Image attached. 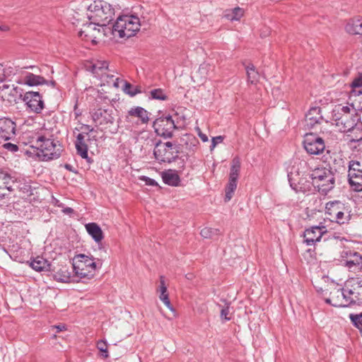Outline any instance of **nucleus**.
<instances>
[{"label":"nucleus","mask_w":362,"mask_h":362,"mask_svg":"<svg viewBox=\"0 0 362 362\" xmlns=\"http://www.w3.org/2000/svg\"><path fill=\"white\" fill-rule=\"evenodd\" d=\"M333 238H334V239H339V236H337V235H333Z\"/></svg>","instance_id":"69168bd1"},{"label":"nucleus","mask_w":362,"mask_h":362,"mask_svg":"<svg viewBox=\"0 0 362 362\" xmlns=\"http://www.w3.org/2000/svg\"><path fill=\"white\" fill-rule=\"evenodd\" d=\"M73 211H74L73 209H71L70 207H66L64 209H63V212L65 214H71V213H73Z\"/></svg>","instance_id":"bf43d9fd"},{"label":"nucleus","mask_w":362,"mask_h":362,"mask_svg":"<svg viewBox=\"0 0 362 362\" xmlns=\"http://www.w3.org/2000/svg\"><path fill=\"white\" fill-rule=\"evenodd\" d=\"M355 264L353 261H347V265L350 267L351 265Z\"/></svg>","instance_id":"e2e57ef3"},{"label":"nucleus","mask_w":362,"mask_h":362,"mask_svg":"<svg viewBox=\"0 0 362 362\" xmlns=\"http://www.w3.org/2000/svg\"><path fill=\"white\" fill-rule=\"evenodd\" d=\"M90 22L88 23H86L83 25V28L78 33L79 36L84 39L86 41H91L92 42L95 43V37H94V32L95 26H98V25L93 23L91 22V21H89Z\"/></svg>","instance_id":"4be33fe9"},{"label":"nucleus","mask_w":362,"mask_h":362,"mask_svg":"<svg viewBox=\"0 0 362 362\" xmlns=\"http://www.w3.org/2000/svg\"><path fill=\"white\" fill-rule=\"evenodd\" d=\"M196 130L198 133L199 136L200 137L203 142L208 141V136L205 134H203L199 127L196 128Z\"/></svg>","instance_id":"5fc2aeb1"},{"label":"nucleus","mask_w":362,"mask_h":362,"mask_svg":"<svg viewBox=\"0 0 362 362\" xmlns=\"http://www.w3.org/2000/svg\"><path fill=\"white\" fill-rule=\"evenodd\" d=\"M243 14H244L243 9L240 7H236L231 11H228L225 14V17L231 21H238L243 16Z\"/></svg>","instance_id":"f704fd0d"},{"label":"nucleus","mask_w":362,"mask_h":362,"mask_svg":"<svg viewBox=\"0 0 362 362\" xmlns=\"http://www.w3.org/2000/svg\"><path fill=\"white\" fill-rule=\"evenodd\" d=\"M326 233L325 226H313L304 232V242L307 245H313L319 242L322 235Z\"/></svg>","instance_id":"f3484780"},{"label":"nucleus","mask_w":362,"mask_h":362,"mask_svg":"<svg viewBox=\"0 0 362 362\" xmlns=\"http://www.w3.org/2000/svg\"><path fill=\"white\" fill-rule=\"evenodd\" d=\"M154 156L157 160L159 162H170L171 159L174 157H176L175 153L173 151L164 148L163 149L158 148L157 147L155 148L153 151Z\"/></svg>","instance_id":"b1692460"},{"label":"nucleus","mask_w":362,"mask_h":362,"mask_svg":"<svg viewBox=\"0 0 362 362\" xmlns=\"http://www.w3.org/2000/svg\"><path fill=\"white\" fill-rule=\"evenodd\" d=\"M334 115L350 114V108L348 106H338L333 111Z\"/></svg>","instance_id":"a18cd8bd"},{"label":"nucleus","mask_w":362,"mask_h":362,"mask_svg":"<svg viewBox=\"0 0 362 362\" xmlns=\"http://www.w3.org/2000/svg\"><path fill=\"white\" fill-rule=\"evenodd\" d=\"M345 30L351 35H362V19H350L345 26Z\"/></svg>","instance_id":"5701e85b"},{"label":"nucleus","mask_w":362,"mask_h":362,"mask_svg":"<svg viewBox=\"0 0 362 362\" xmlns=\"http://www.w3.org/2000/svg\"><path fill=\"white\" fill-rule=\"evenodd\" d=\"M97 348L103 354V356L105 358L108 357L107 344L106 341L103 340L98 341L97 343Z\"/></svg>","instance_id":"a19ab883"},{"label":"nucleus","mask_w":362,"mask_h":362,"mask_svg":"<svg viewBox=\"0 0 362 362\" xmlns=\"http://www.w3.org/2000/svg\"><path fill=\"white\" fill-rule=\"evenodd\" d=\"M0 96L4 100H8L10 103H17L18 100L23 97V90L18 87H15L13 85L4 84L0 86Z\"/></svg>","instance_id":"4468645a"},{"label":"nucleus","mask_w":362,"mask_h":362,"mask_svg":"<svg viewBox=\"0 0 362 362\" xmlns=\"http://www.w3.org/2000/svg\"><path fill=\"white\" fill-rule=\"evenodd\" d=\"M141 180H144L146 182V184L148 185H151V186L157 185V182L151 178H149L147 177H143V178H141Z\"/></svg>","instance_id":"6e6d98bb"},{"label":"nucleus","mask_w":362,"mask_h":362,"mask_svg":"<svg viewBox=\"0 0 362 362\" xmlns=\"http://www.w3.org/2000/svg\"><path fill=\"white\" fill-rule=\"evenodd\" d=\"M11 192V191H7L6 188L3 187L2 185H0V200L8 197L9 194V192Z\"/></svg>","instance_id":"864d4df0"},{"label":"nucleus","mask_w":362,"mask_h":362,"mask_svg":"<svg viewBox=\"0 0 362 362\" xmlns=\"http://www.w3.org/2000/svg\"><path fill=\"white\" fill-rule=\"evenodd\" d=\"M141 26L139 17L134 15H124L117 18L112 26V33H118L120 37H130L139 30Z\"/></svg>","instance_id":"f03ea898"},{"label":"nucleus","mask_w":362,"mask_h":362,"mask_svg":"<svg viewBox=\"0 0 362 362\" xmlns=\"http://www.w3.org/2000/svg\"><path fill=\"white\" fill-rule=\"evenodd\" d=\"M59 331H62L64 329V326L58 325L56 327Z\"/></svg>","instance_id":"680f3d73"},{"label":"nucleus","mask_w":362,"mask_h":362,"mask_svg":"<svg viewBox=\"0 0 362 362\" xmlns=\"http://www.w3.org/2000/svg\"><path fill=\"white\" fill-rule=\"evenodd\" d=\"M325 210L329 218L340 225L348 223L351 217L350 206L340 201L327 202Z\"/></svg>","instance_id":"20e7f679"},{"label":"nucleus","mask_w":362,"mask_h":362,"mask_svg":"<svg viewBox=\"0 0 362 362\" xmlns=\"http://www.w3.org/2000/svg\"><path fill=\"white\" fill-rule=\"evenodd\" d=\"M159 298L161 301L163 302V303L166 305V307L172 310V311H174V309L170 303V299H169V296H168V293L166 292V293H159Z\"/></svg>","instance_id":"79ce46f5"},{"label":"nucleus","mask_w":362,"mask_h":362,"mask_svg":"<svg viewBox=\"0 0 362 362\" xmlns=\"http://www.w3.org/2000/svg\"><path fill=\"white\" fill-rule=\"evenodd\" d=\"M81 129L83 131V133L78 134L76 137V141L75 144L76 148L78 155H80L83 158H87L88 148V144H86L85 140L84 134H86L88 136L87 141H90V138L88 135V133L93 132L94 129L93 127L87 124L83 125L81 127Z\"/></svg>","instance_id":"f8f14e48"},{"label":"nucleus","mask_w":362,"mask_h":362,"mask_svg":"<svg viewBox=\"0 0 362 362\" xmlns=\"http://www.w3.org/2000/svg\"><path fill=\"white\" fill-rule=\"evenodd\" d=\"M36 145L39 150L37 156L43 161L57 159L61 155L62 146L58 141L40 136L37 139Z\"/></svg>","instance_id":"7ed1b4c3"},{"label":"nucleus","mask_w":362,"mask_h":362,"mask_svg":"<svg viewBox=\"0 0 362 362\" xmlns=\"http://www.w3.org/2000/svg\"><path fill=\"white\" fill-rule=\"evenodd\" d=\"M333 118L336 122V125L341 127L340 130L345 132L351 130L355 125V119L351 118L350 114H343L338 117V115H333Z\"/></svg>","instance_id":"6ab92c4d"},{"label":"nucleus","mask_w":362,"mask_h":362,"mask_svg":"<svg viewBox=\"0 0 362 362\" xmlns=\"http://www.w3.org/2000/svg\"><path fill=\"white\" fill-rule=\"evenodd\" d=\"M349 182L354 191H362V173H356L354 170L349 171Z\"/></svg>","instance_id":"bb28decb"},{"label":"nucleus","mask_w":362,"mask_h":362,"mask_svg":"<svg viewBox=\"0 0 362 362\" xmlns=\"http://www.w3.org/2000/svg\"><path fill=\"white\" fill-rule=\"evenodd\" d=\"M30 267L37 272H47L50 270L51 264L45 258L37 256L33 259L30 264Z\"/></svg>","instance_id":"393cba45"},{"label":"nucleus","mask_w":362,"mask_h":362,"mask_svg":"<svg viewBox=\"0 0 362 362\" xmlns=\"http://www.w3.org/2000/svg\"><path fill=\"white\" fill-rule=\"evenodd\" d=\"M128 115L138 117L142 124L148 123L149 120L148 112L141 107H134L128 111Z\"/></svg>","instance_id":"cd10ccee"},{"label":"nucleus","mask_w":362,"mask_h":362,"mask_svg":"<svg viewBox=\"0 0 362 362\" xmlns=\"http://www.w3.org/2000/svg\"><path fill=\"white\" fill-rule=\"evenodd\" d=\"M240 160L238 157H235L231 162L229 180H238L240 170Z\"/></svg>","instance_id":"c756f323"},{"label":"nucleus","mask_w":362,"mask_h":362,"mask_svg":"<svg viewBox=\"0 0 362 362\" xmlns=\"http://www.w3.org/2000/svg\"><path fill=\"white\" fill-rule=\"evenodd\" d=\"M223 141V137L221 136L213 137L211 140V151H212L218 143H221Z\"/></svg>","instance_id":"603ef678"},{"label":"nucleus","mask_w":362,"mask_h":362,"mask_svg":"<svg viewBox=\"0 0 362 362\" xmlns=\"http://www.w3.org/2000/svg\"><path fill=\"white\" fill-rule=\"evenodd\" d=\"M86 70L90 71L95 77L104 78L107 74L108 63L106 61L97 60L95 62H86L85 63Z\"/></svg>","instance_id":"dca6fc26"},{"label":"nucleus","mask_w":362,"mask_h":362,"mask_svg":"<svg viewBox=\"0 0 362 362\" xmlns=\"http://www.w3.org/2000/svg\"><path fill=\"white\" fill-rule=\"evenodd\" d=\"M16 124L9 118H0V139L8 141L16 136Z\"/></svg>","instance_id":"2eb2a0df"},{"label":"nucleus","mask_w":362,"mask_h":362,"mask_svg":"<svg viewBox=\"0 0 362 362\" xmlns=\"http://www.w3.org/2000/svg\"><path fill=\"white\" fill-rule=\"evenodd\" d=\"M163 147L173 151V153H175V156H177V153H179L178 147L170 141L165 142Z\"/></svg>","instance_id":"de8ad7c7"},{"label":"nucleus","mask_w":362,"mask_h":362,"mask_svg":"<svg viewBox=\"0 0 362 362\" xmlns=\"http://www.w3.org/2000/svg\"><path fill=\"white\" fill-rule=\"evenodd\" d=\"M351 88V98L362 96V78H356L352 83Z\"/></svg>","instance_id":"2f4dec72"},{"label":"nucleus","mask_w":362,"mask_h":362,"mask_svg":"<svg viewBox=\"0 0 362 362\" xmlns=\"http://www.w3.org/2000/svg\"><path fill=\"white\" fill-rule=\"evenodd\" d=\"M354 170V173H361L362 166L359 161L351 160L349 163V171Z\"/></svg>","instance_id":"ea45409f"},{"label":"nucleus","mask_w":362,"mask_h":362,"mask_svg":"<svg viewBox=\"0 0 362 362\" xmlns=\"http://www.w3.org/2000/svg\"><path fill=\"white\" fill-rule=\"evenodd\" d=\"M54 278L61 282H68L71 278V273L66 267H63L56 272Z\"/></svg>","instance_id":"72a5a7b5"},{"label":"nucleus","mask_w":362,"mask_h":362,"mask_svg":"<svg viewBox=\"0 0 362 362\" xmlns=\"http://www.w3.org/2000/svg\"><path fill=\"white\" fill-rule=\"evenodd\" d=\"M64 168H65L66 170H69V171H71V172H76V171L74 170V168L73 167V165H70V164H65V165H64Z\"/></svg>","instance_id":"13d9d810"},{"label":"nucleus","mask_w":362,"mask_h":362,"mask_svg":"<svg viewBox=\"0 0 362 362\" xmlns=\"http://www.w3.org/2000/svg\"><path fill=\"white\" fill-rule=\"evenodd\" d=\"M1 185L7 189V191H13L11 184L16 182V180L11 177L8 173L5 172V177L2 180Z\"/></svg>","instance_id":"4c0bfd02"},{"label":"nucleus","mask_w":362,"mask_h":362,"mask_svg":"<svg viewBox=\"0 0 362 362\" xmlns=\"http://www.w3.org/2000/svg\"><path fill=\"white\" fill-rule=\"evenodd\" d=\"M73 269L77 276L90 279L95 275L96 264L92 257L80 254L74 259Z\"/></svg>","instance_id":"423d86ee"},{"label":"nucleus","mask_w":362,"mask_h":362,"mask_svg":"<svg viewBox=\"0 0 362 362\" xmlns=\"http://www.w3.org/2000/svg\"><path fill=\"white\" fill-rule=\"evenodd\" d=\"M303 145L305 151L313 155H318L325 148L324 140L313 134H307L305 136Z\"/></svg>","instance_id":"9b49d317"},{"label":"nucleus","mask_w":362,"mask_h":362,"mask_svg":"<svg viewBox=\"0 0 362 362\" xmlns=\"http://www.w3.org/2000/svg\"><path fill=\"white\" fill-rule=\"evenodd\" d=\"M21 83L29 86H35L45 84L47 82L40 75L27 72L22 76Z\"/></svg>","instance_id":"412c9836"},{"label":"nucleus","mask_w":362,"mask_h":362,"mask_svg":"<svg viewBox=\"0 0 362 362\" xmlns=\"http://www.w3.org/2000/svg\"><path fill=\"white\" fill-rule=\"evenodd\" d=\"M318 292L327 295V292H329V297L325 298V302L334 307H346L350 305L349 298H348L347 292L345 291V286L344 288H339L334 283L332 282L329 288L323 290L322 288H317Z\"/></svg>","instance_id":"0eeeda50"},{"label":"nucleus","mask_w":362,"mask_h":362,"mask_svg":"<svg viewBox=\"0 0 362 362\" xmlns=\"http://www.w3.org/2000/svg\"><path fill=\"white\" fill-rule=\"evenodd\" d=\"M345 291L349 298L350 305L362 304V279L351 278L345 282Z\"/></svg>","instance_id":"1a4fd4ad"},{"label":"nucleus","mask_w":362,"mask_h":362,"mask_svg":"<svg viewBox=\"0 0 362 362\" xmlns=\"http://www.w3.org/2000/svg\"><path fill=\"white\" fill-rule=\"evenodd\" d=\"M162 178L165 184L172 186H177L180 181L178 175L172 170L163 172L162 173Z\"/></svg>","instance_id":"c85d7f7f"},{"label":"nucleus","mask_w":362,"mask_h":362,"mask_svg":"<svg viewBox=\"0 0 362 362\" xmlns=\"http://www.w3.org/2000/svg\"><path fill=\"white\" fill-rule=\"evenodd\" d=\"M156 134L165 139L171 138L173 131L177 128L171 116L160 117L156 119L153 125Z\"/></svg>","instance_id":"9d476101"},{"label":"nucleus","mask_w":362,"mask_h":362,"mask_svg":"<svg viewBox=\"0 0 362 362\" xmlns=\"http://www.w3.org/2000/svg\"><path fill=\"white\" fill-rule=\"evenodd\" d=\"M150 95L152 99L155 100H166L168 99V96L161 88L151 90L150 91Z\"/></svg>","instance_id":"e433bc0d"},{"label":"nucleus","mask_w":362,"mask_h":362,"mask_svg":"<svg viewBox=\"0 0 362 362\" xmlns=\"http://www.w3.org/2000/svg\"><path fill=\"white\" fill-rule=\"evenodd\" d=\"M312 185L322 194H327L334 187L335 179L330 170L316 168L310 175Z\"/></svg>","instance_id":"39448f33"},{"label":"nucleus","mask_w":362,"mask_h":362,"mask_svg":"<svg viewBox=\"0 0 362 362\" xmlns=\"http://www.w3.org/2000/svg\"><path fill=\"white\" fill-rule=\"evenodd\" d=\"M3 147L11 151V152H16L18 151V146L14 144H11V143H6L3 145Z\"/></svg>","instance_id":"3c124183"},{"label":"nucleus","mask_w":362,"mask_h":362,"mask_svg":"<svg viewBox=\"0 0 362 362\" xmlns=\"http://www.w3.org/2000/svg\"><path fill=\"white\" fill-rule=\"evenodd\" d=\"M216 230L211 228H204L201 230L200 235L204 238H211L216 234Z\"/></svg>","instance_id":"c03bdc74"},{"label":"nucleus","mask_w":362,"mask_h":362,"mask_svg":"<svg viewBox=\"0 0 362 362\" xmlns=\"http://www.w3.org/2000/svg\"><path fill=\"white\" fill-rule=\"evenodd\" d=\"M92 118L95 123L100 125L112 124L115 120L112 115V110L103 108L93 110Z\"/></svg>","instance_id":"a211bd4d"},{"label":"nucleus","mask_w":362,"mask_h":362,"mask_svg":"<svg viewBox=\"0 0 362 362\" xmlns=\"http://www.w3.org/2000/svg\"><path fill=\"white\" fill-rule=\"evenodd\" d=\"M350 319L353 324L358 328L362 327V313L356 315H350Z\"/></svg>","instance_id":"37998d69"},{"label":"nucleus","mask_w":362,"mask_h":362,"mask_svg":"<svg viewBox=\"0 0 362 362\" xmlns=\"http://www.w3.org/2000/svg\"><path fill=\"white\" fill-rule=\"evenodd\" d=\"M229 314H230L229 305H227L226 307H223L221 308V314H220L221 319L228 320V321L230 320V317H228Z\"/></svg>","instance_id":"49530a36"},{"label":"nucleus","mask_w":362,"mask_h":362,"mask_svg":"<svg viewBox=\"0 0 362 362\" xmlns=\"http://www.w3.org/2000/svg\"><path fill=\"white\" fill-rule=\"evenodd\" d=\"M182 141H185L186 148L189 151H194L196 148L197 144H199V141L192 134H187L184 135Z\"/></svg>","instance_id":"473e14b6"},{"label":"nucleus","mask_w":362,"mask_h":362,"mask_svg":"<svg viewBox=\"0 0 362 362\" xmlns=\"http://www.w3.org/2000/svg\"><path fill=\"white\" fill-rule=\"evenodd\" d=\"M81 8L86 10L87 18L100 28L107 25L115 16V8L104 0H85Z\"/></svg>","instance_id":"f257e3e1"},{"label":"nucleus","mask_w":362,"mask_h":362,"mask_svg":"<svg viewBox=\"0 0 362 362\" xmlns=\"http://www.w3.org/2000/svg\"><path fill=\"white\" fill-rule=\"evenodd\" d=\"M310 174H304L296 168H292L288 174L290 186L296 192H305L310 188V182L308 180Z\"/></svg>","instance_id":"6e6552de"},{"label":"nucleus","mask_w":362,"mask_h":362,"mask_svg":"<svg viewBox=\"0 0 362 362\" xmlns=\"http://www.w3.org/2000/svg\"><path fill=\"white\" fill-rule=\"evenodd\" d=\"M157 292L158 293H166V292H168L167 286H166L165 283V278H164L163 276H160V286L157 288Z\"/></svg>","instance_id":"09e8293b"},{"label":"nucleus","mask_w":362,"mask_h":362,"mask_svg":"<svg viewBox=\"0 0 362 362\" xmlns=\"http://www.w3.org/2000/svg\"><path fill=\"white\" fill-rule=\"evenodd\" d=\"M4 80V76H2L0 74V81H3Z\"/></svg>","instance_id":"0e129e2a"},{"label":"nucleus","mask_w":362,"mask_h":362,"mask_svg":"<svg viewBox=\"0 0 362 362\" xmlns=\"http://www.w3.org/2000/svg\"><path fill=\"white\" fill-rule=\"evenodd\" d=\"M123 89H124V91L127 94H128V95H129L131 96H134L137 93H141V90L139 89V88L138 86H133L129 83H125Z\"/></svg>","instance_id":"58836bf2"},{"label":"nucleus","mask_w":362,"mask_h":362,"mask_svg":"<svg viewBox=\"0 0 362 362\" xmlns=\"http://www.w3.org/2000/svg\"><path fill=\"white\" fill-rule=\"evenodd\" d=\"M22 100L34 112L40 113L44 108V102L42 100V96L38 92H26Z\"/></svg>","instance_id":"ddd939ff"},{"label":"nucleus","mask_w":362,"mask_h":362,"mask_svg":"<svg viewBox=\"0 0 362 362\" xmlns=\"http://www.w3.org/2000/svg\"><path fill=\"white\" fill-rule=\"evenodd\" d=\"M51 83H52V86H54V83H55V82H54V81H52Z\"/></svg>","instance_id":"338daca9"},{"label":"nucleus","mask_w":362,"mask_h":362,"mask_svg":"<svg viewBox=\"0 0 362 362\" xmlns=\"http://www.w3.org/2000/svg\"><path fill=\"white\" fill-rule=\"evenodd\" d=\"M113 71H112L109 67L107 68V74H105V77L104 78H100L104 83H110L114 78Z\"/></svg>","instance_id":"8fccbe9b"},{"label":"nucleus","mask_w":362,"mask_h":362,"mask_svg":"<svg viewBox=\"0 0 362 362\" xmlns=\"http://www.w3.org/2000/svg\"><path fill=\"white\" fill-rule=\"evenodd\" d=\"M237 187V180H229L226 189L225 201L228 202L231 199L233 194Z\"/></svg>","instance_id":"c9c22d12"},{"label":"nucleus","mask_w":362,"mask_h":362,"mask_svg":"<svg viewBox=\"0 0 362 362\" xmlns=\"http://www.w3.org/2000/svg\"><path fill=\"white\" fill-rule=\"evenodd\" d=\"M322 120L321 115V108L320 107H313L309 110L305 115V123L308 127L313 128L315 124H320Z\"/></svg>","instance_id":"aec40b11"},{"label":"nucleus","mask_w":362,"mask_h":362,"mask_svg":"<svg viewBox=\"0 0 362 362\" xmlns=\"http://www.w3.org/2000/svg\"><path fill=\"white\" fill-rule=\"evenodd\" d=\"M86 229L88 234L96 243H100L103 239V233L100 227L95 223H89L86 225Z\"/></svg>","instance_id":"a878e982"},{"label":"nucleus","mask_w":362,"mask_h":362,"mask_svg":"<svg viewBox=\"0 0 362 362\" xmlns=\"http://www.w3.org/2000/svg\"><path fill=\"white\" fill-rule=\"evenodd\" d=\"M100 26H95V32H94V37H95V40L96 41V40L101 35L100 34V29L99 28Z\"/></svg>","instance_id":"4d7b16f0"},{"label":"nucleus","mask_w":362,"mask_h":362,"mask_svg":"<svg viewBox=\"0 0 362 362\" xmlns=\"http://www.w3.org/2000/svg\"><path fill=\"white\" fill-rule=\"evenodd\" d=\"M247 81L252 84H255L259 80L260 75L256 70L253 64H249L246 66Z\"/></svg>","instance_id":"7c9ffc66"},{"label":"nucleus","mask_w":362,"mask_h":362,"mask_svg":"<svg viewBox=\"0 0 362 362\" xmlns=\"http://www.w3.org/2000/svg\"><path fill=\"white\" fill-rule=\"evenodd\" d=\"M5 177V171L0 170V185H1L2 180Z\"/></svg>","instance_id":"052dcab7"}]
</instances>
